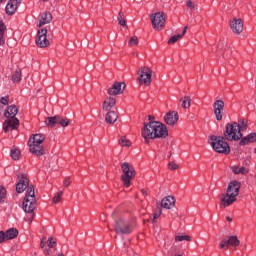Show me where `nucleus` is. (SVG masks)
I'll list each match as a JSON object with an SVG mask.
<instances>
[{"instance_id":"obj_1","label":"nucleus","mask_w":256,"mask_h":256,"mask_svg":"<svg viewBox=\"0 0 256 256\" xmlns=\"http://www.w3.org/2000/svg\"><path fill=\"white\" fill-rule=\"evenodd\" d=\"M167 135H169L167 126L159 121H150L142 128V137L145 143H149V139H165Z\"/></svg>"},{"instance_id":"obj_2","label":"nucleus","mask_w":256,"mask_h":256,"mask_svg":"<svg viewBox=\"0 0 256 256\" xmlns=\"http://www.w3.org/2000/svg\"><path fill=\"white\" fill-rule=\"evenodd\" d=\"M239 189H241V184L237 181H232L229 183L226 194L220 196V207H229L237 201V195H239Z\"/></svg>"},{"instance_id":"obj_3","label":"nucleus","mask_w":256,"mask_h":256,"mask_svg":"<svg viewBox=\"0 0 256 256\" xmlns=\"http://www.w3.org/2000/svg\"><path fill=\"white\" fill-rule=\"evenodd\" d=\"M17 113H19V110L15 105H11L6 109L4 115L8 120L3 124L5 133H7V131H13V129H17V127H19V120L15 118Z\"/></svg>"},{"instance_id":"obj_4","label":"nucleus","mask_w":256,"mask_h":256,"mask_svg":"<svg viewBox=\"0 0 256 256\" xmlns=\"http://www.w3.org/2000/svg\"><path fill=\"white\" fill-rule=\"evenodd\" d=\"M247 129V125L243 124L242 126L239 125L237 122L227 124L226 129L224 131V137L227 141H239L243 134L241 130Z\"/></svg>"},{"instance_id":"obj_5","label":"nucleus","mask_w":256,"mask_h":256,"mask_svg":"<svg viewBox=\"0 0 256 256\" xmlns=\"http://www.w3.org/2000/svg\"><path fill=\"white\" fill-rule=\"evenodd\" d=\"M37 207V199L35 198V188L28 187L22 204V209L25 213L33 214Z\"/></svg>"},{"instance_id":"obj_6","label":"nucleus","mask_w":256,"mask_h":256,"mask_svg":"<svg viewBox=\"0 0 256 256\" xmlns=\"http://www.w3.org/2000/svg\"><path fill=\"white\" fill-rule=\"evenodd\" d=\"M210 145L216 153H221L223 155H229V153H231V148L224 137L210 136Z\"/></svg>"},{"instance_id":"obj_7","label":"nucleus","mask_w":256,"mask_h":256,"mask_svg":"<svg viewBox=\"0 0 256 256\" xmlns=\"http://www.w3.org/2000/svg\"><path fill=\"white\" fill-rule=\"evenodd\" d=\"M113 219H115V224H114V231L117 234L121 235H129L133 231V227L129 222L123 218H118L117 219V213L113 212L112 213Z\"/></svg>"},{"instance_id":"obj_8","label":"nucleus","mask_w":256,"mask_h":256,"mask_svg":"<svg viewBox=\"0 0 256 256\" xmlns=\"http://www.w3.org/2000/svg\"><path fill=\"white\" fill-rule=\"evenodd\" d=\"M121 170L123 173L121 175V181L125 187H129V185H131V179L135 177V167L129 162H123L121 164Z\"/></svg>"},{"instance_id":"obj_9","label":"nucleus","mask_w":256,"mask_h":256,"mask_svg":"<svg viewBox=\"0 0 256 256\" xmlns=\"http://www.w3.org/2000/svg\"><path fill=\"white\" fill-rule=\"evenodd\" d=\"M137 75L139 85L149 87L153 77V70L147 66H142L138 69Z\"/></svg>"},{"instance_id":"obj_10","label":"nucleus","mask_w":256,"mask_h":256,"mask_svg":"<svg viewBox=\"0 0 256 256\" xmlns=\"http://www.w3.org/2000/svg\"><path fill=\"white\" fill-rule=\"evenodd\" d=\"M153 29L161 31L165 27V14L163 12H157L150 16Z\"/></svg>"},{"instance_id":"obj_11","label":"nucleus","mask_w":256,"mask_h":256,"mask_svg":"<svg viewBox=\"0 0 256 256\" xmlns=\"http://www.w3.org/2000/svg\"><path fill=\"white\" fill-rule=\"evenodd\" d=\"M28 147L30 153L36 155V157H41V155H45V149H43V144H39L35 142V140H28Z\"/></svg>"},{"instance_id":"obj_12","label":"nucleus","mask_w":256,"mask_h":256,"mask_svg":"<svg viewBox=\"0 0 256 256\" xmlns=\"http://www.w3.org/2000/svg\"><path fill=\"white\" fill-rule=\"evenodd\" d=\"M36 45L41 48L49 47V40H47V30L42 28L38 31L36 37Z\"/></svg>"},{"instance_id":"obj_13","label":"nucleus","mask_w":256,"mask_h":256,"mask_svg":"<svg viewBox=\"0 0 256 256\" xmlns=\"http://www.w3.org/2000/svg\"><path fill=\"white\" fill-rule=\"evenodd\" d=\"M240 241L237 236H229L228 239H224L220 242L219 248L220 249H229V247H238Z\"/></svg>"},{"instance_id":"obj_14","label":"nucleus","mask_w":256,"mask_h":256,"mask_svg":"<svg viewBox=\"0 0 256 256\" xmlns=\"http://www.w3.org/2000/svg\"><path fill=\"white\" fill-rule=\"evenodd\" d=\"M230 29L236 35H241L243 33V20L241 18H234L230 23Z\"/></svg>"},{"instance_id":"obj_15","label":"nucleus","mask_w":256,"mask_h":256,"mask_svg":"<svg viewBox=\"0 0 256 256\" xmlns=\"http://www.w3.org/2000/svg\"><path fill=\"white\" fill-rule=\"evenodd\" d=\"M123 91H125V83L115 82L112 85V87L108 89V95H111V96L121 95Z\"/></svg>"},{"instance_id":"obj_16","label":"nucleus","mask_w":256,"mask_h":256,"mask_svg":"<svg viewBox=\"0 0 256 256\" xmlns=\"http://www.w3.org/2000/svg\"><path fill=\"white\" fill-rule=\"evenodd\" d=\"M29 179L25 176V174H22L20 176L19 182L16 184V191L17 193H23L25 189H29Z\"/></svg>"},{"instance_id":"obj_17","label":"nucleus","mask_w":256,"mask_h":256,"mask_svg":"<svg viewBox=\"0 0 256 256\" xmlns=\"http://www.w3.org/2000/svg\"><path fill=\"white\" fill-rule=\"evenodd\" d=\"M19 5H21V0H9L8 4L6 5L7 15L15 14V11H17Z\"/></svg>"},{"instance_id":"obj_18","label":"nucleus","mask_w":256,"mask_h":256,"mask_svg":"<svg viewBox=\"0 0 256 256\" xmlns=\"http://www.w3.org/2000/svg\"><path fill=\"white\" fill-rule=\"evenodd\" d=\"M164 121H165L166 125H171V126L175 125V123H177V121H179V113H177L175 111L167 113L164 116Z\"/></svg>"},{"instance_id":"obj_19","label":"nucleus","mask_w":256,"mask_h":256,"mask_svg":"<svg viewBox=\"0 0 256 256\" xmlns=\"http://www.w3.org/2000/svg\"><path fill=\"white\" fill-rule=\"evenodd\" d=\"M161 207L163 209H172V207H175V197L173 196H166L161 201Z\"/></svg>"},{"instance_id":"obj_20","label":"nucleus","mask_w":256,"mask_h":256,"mask_svg":"<svg viewBox=\"0 0 256 256\" xmlns=\"http://www.w3.org/2000/svg\"><path fill=\"white\" fill-rule=\"evenodd\" d=\"M115 103H117V100L114 97H107L103 103V111H111L115 107Z\"/></svg>"},{"instance_id":"obj_21","label":"nucleus","mask_w":256,"mask_h":256,"mask_svg":"<svg viewBox=\"0 0 256 256\" xmlns=\"http://www.w3.org/2000/svg\"><path fill=\"white\" fill-rule=\"evenodd\" d=\"M51 21H53V16L51 15V13H43L39 19V24L38 27H43V25H47L49 23H51Z\"/></svg>"},{"instance_id":"obj_22","label":"nucleus","mask_w":256,"mask_h":256,"mask_svg":"<svg viewBox=\"0 0 256 256\" xmlns=\"http://www.w3.org/2000/svg\"><path fill=\"white\" fill-rule=\"evenodd\" d=\"M119 116L117 115V112L115 111H108L105 117L106 123H109V125H113L117 121Z\"/></svg>"},{"instance_id":"obj_23","label":"nucleus","mask_w":256,"mask_h":256,"mask_svg":"<svg viewBox=\"0 0 256 256\" xmlns=\"http://www.w3.org/2000/svg\"><path fill=\"white\" fill-rule=\"evenodd\" d=\"M255 141H256V133H250L240 141V145L242 146L249 145V143H255Z\"/></svg>"},{"instance_id":"obj_24","label":"nucleus","mask_w":256,"mask_h":256,"mask_svg":"<svg viewBox=\"0 0 256 256\" xmlns=\"http://www.w3.org/2000/svg\"><path fill=\"white\" fill-rule=\"evenodd\" d=\"M59 119H60L59 115L48 117L45 121V125L47 127H55V125H59Z\"/></svg>"},{"instance_id":"obj_25","label":"nucleus","mask_w":256,"mask_h":256,"mask_svg":"<svg viewBox=\"0 0 256 256\" xmlns=\"http://www.w3.org/2000/svg\"><path fill=\"white\" fill-rule=\"evenodd\" d=\"M5 31H7V26L0 21V45H5Z\"/></svg>"},{"instance_id":"obj_26","label":"nucleus","mask_w":256,"mask_h":256,"mask_svg":"<svg viewBox=\"0 0 256 256\" xmlns=\"http://www.w3.org/2000/svg\"><path fill=\"white\" fill-rule=\"evenodd\" d=\"M17 235H19V231L15 228H11L6 231V239H8V241L11 239H15Z\"/></svg>"},{"instance_id":"obj_27","label":"nucleus","mask_w":256,"mask_h":256,"mask_svg":"<svg viewBox=\"0 0 256 256\" xmlns=\"http://www.w3.org/2000/svg\"><path fill=\"white\" fill-rule=\"evenodd\" d=\"M30 140L34 141V143H39L43 145V141H45V136L43 134H34L30 137Z\"/></svg>"},{"instance_id":"obj_28","label":"nucleus","mask_w":256,"mask_h":256,"mask_svg":"<svg viewBox=\"0 0 256 256\" xmlns=\"http://www.w3.org/2000/svg\"><path fill=\"white\" fill-rule=\"evenodd\" d=\"M180 101L182 103L181 107H183V109H189L191 107V97L185 96Z\"/></svg>"},{"instance_id":"obj_29","label":"nucleus","mask_w":256,"mask_h":256,"mask_svg":"<svg viewBox=\"0 0 256 256\" xmlns=\"http://www.w3.org/2000/svg\"><path fill=\"white\" fill-rule=\"evenodd\" d=\"M213 107L215 111H223L225 109V102L223 100H216Z\"/></svg>"},{"instance_id":"obj_30","label":"nucleus","mask_w":256,"mask_h":256,"mask_svg":"<svg viewBox=\"0 0 256 256\" xmlns=\"http://www.w3.org/2000/svg\"><path fill=\"white\" fill-rule=\"evenodd\" d=\"M62 199H63V191H59L54 194V197L52 198V203L54 204L61 203Z\"/></svg>"},{"instance_id":"obj_31","label":"nucleus","mask_w":256,"mask_h":256,"mask_svg":"<svg viewBox=\"0 0 256 256\" xmlns=\"http://www.w3.org/2000/svg\"><path fill=\"white\" fill-rule=\"evenodd\" d=\"M12 81H14V83H19V81H21V70L20 69H17L12 74Z\"/></svg>"},{"instance_id":"obj_32","label":"nucleus","mask_w":256,"mask_h":256,"mask_svg":"<svg viewBox=\"0 0 256 256\" xmlns=\"http://www.w3.org/2000/svg\"><path fill=\"white\" fill-rule=\"evenodd\" d=\"M232 171L236 175H239V174L244 175V173H247V170L245 169V167H238V166H233Z\"/></svg>"},{"instance_id":"obj_33","label":"nucleus","mask_w":256,"mask_h":256,"mask_svg":"<svg viewBox=\"0 0 256 256\" xmlns=\"http://www.w3.org/2000/svg\"><path fill=\"white\" fill-rule=\"evenodd\" d=\"M118 23L121 27H127V22L125 21V14L120 12L118 15Z\"/></svg>"},{"instance_id":"obj_34","label":"nucleus","mask_w":256,"mask_h":256,"mask_svg":"<svg viewBox=\"0 0 256 256\" xmlns=\"http://www.w3.org/2000/svg\"><path fill=\"white\" fill-rule=\"evenodd\" d=\"M58 124L61 125V127H69V125L71 124V120L60 116Z\"/></svg>"},{"instance_id":"obj_35","label":"nucleus","mask_w":256,"mask_h":256,"mask_svg":"<svg viewBox=\"0 0 256 256\" xmlns=\"http://www.w3.org/2000/svg\"><path fill=\"white\" fill-rule=\"evenodd\" d=\"M20 155H21V151H19V149L13 148L11 150V157L12 159H14V161H18Z\"/></svg>"},{"instance_id":"obj_36","label":"nucleus","mask_w":256,"mask_h":256,"mask_svg":"<svg viewBox=\"0 0 256 256\" xmlns=\"http://www.w3.org/2000/svg\"><path fill=\"white\" fill-rule=\"evenodd\" d=\"M128 45L130 47H137L139 45V39L137 38V36L131 37L128 41Z\"/></svg>"},{"instance_id":"obj_37","label":"nucleus","mask_w":256,"mask_h":256,"mask_svg":"<svg viewBox=\"0 0 256 256\" xmlns=\"http://www.w3.org/2000/svg\"><path fill=\"white\" fill-rule=\"evenodd\" d=\"M119 144L122 147H131V141H129V139H127L126 137H121L119 140Z\"/></svg>"},{"instance_id":"obj_38","label":"nucleus","mask_w":256,"mask_h":256,"mask_svg":"<svg viewBox=\"0 0 256 256\" xmlns=\"http://www.w3.org/2000/svg\"><path fill=\"white\" fill-rule=\"evenodd\" d=\"M175 241L180 242V241H191V236L189 235H177L175 236Z\"/></svg>"},{"instance_id":"obj_39","label":"nucleus","mask_w":256,"mask_h":256,"mask_svg":"<svg viewBox=\"0 0 256 256\" xmlns=\"http://www.w3.org/2000/svg\"><path fill=\"white\" fill-rule=\"evenodd\" d=\"M182 38H183V35H180V34L174 35V36L170 37V39L168 40V44L173 45V43H177V41Z\"/></svg>"},{"instance_id":"obj_40","label":"nucleus","mask_w":256,"mask_h":256,"mask_svg":"<svg viewBox=\"0 0 256 256\" xmlns=\"http://www.w3.org/2000/svg\"><path fill=\"white\" fill-rule=\"evenodd\" d=\"M7 197V190L5 187L0 186V203H3V200Z\"/></svg>"},{"instance_id":"obj_41","label":"nucleus","mask_w":256,"mask_h":256,"mask_svg":"<svg viewBox=\"0 0 256 256\" xmlns=\"http://www.w3.org/2000/svg\"><path fill=\"white\" fill-rule=\"evenodd\" d=\"M214 115L216 121H221L223 119V110H214Z\"/></svg>"},{"instance_id":"obj_42","label":"nucleus","mask_w":256,"mask_h":256,"mask_svg":"<svg viewBox=\"0 0 256 256\" xmlns=\"http://www.w3.org/2000/svg\"><path fill=\"white\" fill-rule=\"evenodd\" d=\"M168 168L170 169V171H176V169H179V164L175 162H169Z\"/></svg>"},{"instance_id":"obj_43","label":"nucleus","mask_w":256,"mask_h":256,"mask_svg":"<svg viewBox=\"0 0 256 256\" xmlns=\"http://www.w3.org/2000/svg\"><path fill=\"white\" fill-rule=\"evenodd\" d=\"M47 245H48L49 249H53V247H55V245H57V241H55L54 238H50L47 241Z\"/></svg>"},{"instance_id":"obj_44","label":"nucleus","mask_w":256,"mask_h":256,"mask_svg":"<svg viewBox=\"0 0 256 256\" xmlns=\"http://www.w3.org/2000/svg\"><path fill=\"white\" fill-rule=\"evenodd\" d=\"M161 213H162L161 208H158V211L154 213L152 223H155L157 221L158 217H161Z\"/></svg>"},{"instance_id":"obj_45","label":"nucleus","mask_w":256,"mask_h":256,"mask_svg":"<svg viewBox=\"0 0 256 256\" xmlns=\"http://www.w3.org/2000/svg\"><path fill=\"white\" fill-rule=\"evenodd\" d=\"M4 241H8L7 234L3 231H0V243H4Z\"/></svg>"},{"instance_id":"obj_46","label":"nucleus","mask_w":256,"mask_h":256,"mask_svg":"<svg viewBox=\"0 0 256 256\" xmlns=\"http://www.w3.org/2000/svg\"><path fill=\"white\" fill-rule=\"evenodd\" d=\"M0 103L1 105H9V96L2 97Z\"/></svg>"},{"instance_id":"obj_47","label":"nucleus","mask_w":256,"mask_h":256,"mask_svg":"<svg viewBox=\"0 0 256 256\" xmlns=\"http://www.w3.org/2000/svg\"><path fill=\"white\" fill-rule=\"evenodd\" d=\"M186 6L188 7V9H195V3H193L192 1H188L186 3Z\"/></svg>"},{"instance_id":"obj_48","label":"nucleus","mask_w":256,"mask_h":256,"mask_svg":"<svg viewBox=\"0 0 256 256\" xmlns=\"http://www.w3.org/2000/svg\"><path fill=\"white\" fill-rule=\"evenodd\" d=\"M69 185H71V180H69V178H66L64 180V187H69Z\"/></svg>"},{"instance_id":"obj_49","label":"nucleus","mask_w":256,"mask_h":256,"mask_svg":"<svg viewBox=\"0 0 256 256\" xmlns=\"http://www.w3.org/2000/svg\"><path fill=\"white\" fill-rule=\"evenodd\" d=\"M40 247H41V249H45V238H42Z\"/></svg>"},{"instance_id":"obj_50","label":"nucleus","mask_w":256,"mask_h":256,"mask_svg":"<svg viewBox=\"0 0 256 256\" xmlns=\"http://www.w3.org/2000/svg\"><path fill=\"white\" fill-rule=\"evenodd\" d=\"M187 29H188V27H187V26H186V27H184L182 34H180V35H182V37H183V35H185V33H187Z\"/></svg>"},{"instance_id":"obj_51","label":"nucleus","mask_w":256,"mask_h":256,"mask_svg":"<svg viewBox=\"0 0 256 256\" xmlns=\"http://www.w3.org/2000/svg\"><path fill=\"white\" fill-rule=\"evenodd\" d=\"M226 220L229 221V222L233 221V219L229 216L226 217Z\"/></svg>"},{"instance_id":"obj_52","label":"nucleus","mask_w":256,"mask_h":256,"mask_svg":"<svg viewBox=\"0 0 256 256\" xmlns=\"http://www.w3.org/2000/svg\"><path fill=\"white\" fill-rule=\"evenodd\" d=\"M142 194H143L144 196H147V190H142Z\"/></svg>"},{"instance_id":"obj_53","label":"nucleus","mask_w":256,"mask_h":256,"mask_svg":"<svg viewBox=\"0 0 256 256\" xmlns=\"http://www.w3.org/2000/svg\"><path fill=\"white\" fill-rule=\"evenodd\" d=\"M3 113V106L0 105V115Z\"/></svg>"},{"instance_id":"obj_54","label":"nucleus","mask_w":256,"mask_h":256,"mask_svg":"<svg viewBox=\"0 0 256 256\" xmlns=\"http://www.w3.org/2000/svg\"><path fill=\"white\" fill-rule=\"evenodd\" d=\"M33 217H35V214H31V219H33Z\"/></svg>"},{"instance_id":"obj_55","label":"nucleus","mask_w":256,"mask_h":256,"mask_svg":"<svg viewBox=\"0 0 256 256\" xmlns=\"http://www.w3.org/2000/svg\"><path fill=\"white\" fill-rule=\"evenodd\" d=\"M47 255H49V250H46Z\"/></svg>"},{"instance_id":"obj_56","label":"nucleus","mask_w":256,"mask_h":256,"mask_svg":"<svg viewBox=\"0 0 256 256\" xmlns=\"http://www.w3.org/2000/svg\"><path fill=\"white\" fill-rule=\"evenodd\" d=\"M5 0H0V3H3Z\"/></svg>"},{"instance_id":"obj_57","label":"nucleus","mask_w":256,"mask_h":256,"mask_svg":"<svg viewBox=\"0 0 256 256\" xmlns=\"http://www.w3.org/2000/svg\"><path fill=\"white\" fill-rule=\"evenodd\" d=\"M42 1L47 2V1H49V0H42Z\"/></svg>"}]
</instances>
